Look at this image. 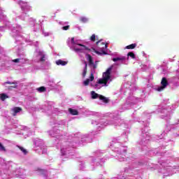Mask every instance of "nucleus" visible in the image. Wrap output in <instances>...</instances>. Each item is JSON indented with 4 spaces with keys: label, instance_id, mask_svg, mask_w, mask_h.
Here are the masks:
<instances>
[{
    "label": "nucleus",
    "instance_id": "nucleus-36",
    "mask_svg": "<svg viewBox=\"0 0 179 179\" xmlns=\"http://www.w3.org/2000/svg\"><path fill=\"white\" fill-rule=\"evenodd\" d=\"M80 170H85V162H82L80 163Z\"/></svg>",
    "mask_w": 179,
    "mask_h": 179
},
{
    "label": "nucleus",
    "instance_id": "nucleus-53",
    "mask_svg": "<svg viewBox=\"0 0 179 179\" xmlns=\"http://www.w3.org/2000/svg\"><path fill=\"white\" fill-rule=\"evenodd\" d=\"M94 169V167H92V169L93 170Z\"/></svg>",
    "mask_w": 179,
    "mask_h": 179
},
{
    "label": "nucleus",
    "instance_id": "nucleus-3",
    "mask_svg": "<svg viewBox=\"0 0 179 179\" xmlns=\"http://www.w3.org/2000/svg\"><path fill=\"white\" fill-rule=\"evenodd\" d=\"M124 142H128V132H124L121 136L114 138L110 142V148L116 153L115 159L119 162H125L128 148L122 145Z\"/></svg>",
    "mask_w": 179,
    "mask_h": 179
},
{
    "label": "nucleus",
    "instance_id": "nucleus-17",
    "mask_svg": "<svg viewBox=\"0 0 179 179\" xmlns=\"http://www.w3.org/2000/svg\"><path fill=\"white\" fill-rule=\"evenodd\" d=\"M49 135L53 138L59 137V129L54 127L52 130L49 131Z\"/></svg>",
    "mask_w": 179,
    "mask_h": 179
},
{
    "label": "nucleus",
    "instance_id": "nucleus-50",
    "mask_svg": "<svg viewBox=\"0 0 179 179\" xmlns=\"http://www.w3.org/2000/svg\"><path fill=\"white\" fill-rule=\"evenodd\" d=\"M13 13L15 14L16 13L15 11H13Z\"/></svg>",
    "mask_w": 179,
    "mask_h": 179
},
{
    "label": "nucleus",
    "instance_id": "nucleus-14",
    "mask_svg": "<svg viewBox=\"0 0 179 179\" xmlns=\"http://www.w3.org/2000/svg\"><path fill=\"white\" fill-rule=\"evenodd\" d=\"M129 57L130 58H132V59H135V54L134 52H129L127 54V57L125 56H119L113 58L112 60L113 62H119V64H124V65H127L128 62H127V59H128Z\"/></svg>",
    "mask_w": 179,
    "mask_h": 179
},
{
    "label": "nucleus",
    "instance_id": "nucleus-54",
    "mask_svg": "<svg viewBox=\"0 0 179 179\" xmlns=\"http://www.w3.org/2000/svg\"><path fill=\"white\" fill-rule=\"evenodd\" d=\"M150 79H152V76H150Z\"/></svg>",
    "mask_w": 179,
    "mask_h": 179
},
{
    "label": "nucleus",
    "instance_id": "nucleus-39",
    "mask_svg": "<svg viewBox=\"0 0 179 179\" xmlns=\"http://www.w3.org/2000/svg\"><path fill=\"white\" fill-rule=\"evenodd\" d=\"M0 150H1V152H5V150H6L5 149V147H3V146L2 145V143H0Z\"/></svg>",
    "mask_w": 179,
    "mask_h": 179
},
{
    "label": "nucleus",
    "instance_id": "nucleus-1",
    "mask_svg": "<svg viewBox=\"0 0 179 179\" xmlns=\"http://www.w3.org/2000/svg\"><path fill=\"white\" fill-rule=\"evenodd\" d=\"M67 45L73 51H75L78 55H82V54H85L87 59L89 62V66L91 68V74L90 78H87L83 81V86H90L94 87V89H101L103 86H108L111 83V73H115L117 72V64H113L109 67L106 72L103 73L102 78L98 80V81L94 83V69L97 68V62H93V58L90 55H87V52H90V49L82 45V41L75 38H69L67 40Z\"/></svg>",
    "mask_w": 179,
    "mask_h": 179
},
{
    "label": "nucleus",
    "instance_id": "nucleus-23",
    "mask_svg": "<svg viewBox=\"0 0 179 179\" xmlns=\"http://www.w3.org/2000/svg\"><path fill=\"white\" fill-rule=\"evenodd\" d=\"M40 29H41V25L40 24H34V31H40Z\"/></svg>",
    "mask_w": 179,
    "mask_h": 179
},
{
    "label": "nucleus",
    "instance_id": "nucleus-4",
    "mask_svg": "<svg viewBox=\"0 0 179 179\" xmlns=\"http://www.w3.org/2000/svg\"><path fill=\"white\" fill-rule=\"evenodd\" d=\"M122 92H124L125 94H129L126 103L123 106L124 110H128L132 106H135L139 101H143L146 99V94H145V91L142 92L141 97L133 96L134 90H136V85L135 83L131 82H127L123 85L122 88Z\"/></svg>",
    "mask_w": 179,
    "mask_h": 179
},
{
    "label": "nucleus",
    "instance_id": "nucleus-27",
    "mask_svg": "<svg viewBox=\"0 0 179 179\" xmlns=\"http://www.w3.org/2000/svg\"><path fill=\"white\" fill-rule=\"evenodd\" d=\"M136 43H132L125 47L127 50H134L136 47Z\"/></svg>",
    "mask_w": 179,
    "mask_h": 179
},
{
    "label": "nucleus",
    "instance_id": "nucleus-10",
    "mask_svg": "<svg viewBox=\"0 0 179 179\" xmlns=\"http://www.w3.org/2000/svg\"><path fill=\"white\" fill-rule=\"evenodd\" d=\"M92 50L97 55H100L101 57L107 55V43L103 42V40L98 41Z\"/></svg>",
    "mask_w": 179,
    "mask_h": 179
},
{
    "label": "nucleus",
    "instance_id": "nucleus-40",
    "mask_svg": "<svg viewBox=\"0 0 179 179\" xmlns=\"http://www.w3.org/2000/svg\"><path fill=\"white\" fill-rule=\"evenodd\" d=\"M91 41H96V35L92 34V36L90 38Z\"/></svg>",
    "mask_w": 179,
    "mask_h": 179
},
{
    "label": "nucleus",
    "instance_id": "nucleus-47",
    "mask_svg": "<svg viewBox=\"0 0 179 179\" xmlns=\"http://www.w3.org/2000/svg\"><path fill=\"white\" fill-rule=\"evenodd\" d=\"M143 57L146 56V53H145V52H143Z\"/></svg>",
    "mask_w": 179,
    "mask_h": 179
},
{
    "label": "nucleus",
    "instance_id": "nucleus-15",
    "mask_svg": "<svg viewBox=\"0 0 179 179\" xmlns=\"http://www.w3.org/2000/svg\"><path fill=\"white\" fill-rule=\"evenodd\" d=\"M178 124H179V120ZM176 125H177V123L167 125L166 130L161 134L162 138H163L166 135V132H169V131H175V130L178 131L173 133L174 138H179L178 126H176Z\"/></svg>",
    "mask_w": 179,
    "mask_h": 179
},
{
    "label": "nucleus",
    "instance_id": "nucleus-11",
    "mask_svg": "<svg viewBox=\"0 0 179 179\" xmlns=\"http://www.w3.org/2000/svg\"><path fill=\"white\" fill-rule=\"evenodd\" d=\"M104 155V150H98L94 152V156L92 157L91 165L92 166H100L101 163H104L106 162V159L104 158H99L101 157Z\"/></svg>",
    "mask_w": 179,
    "mask_h": 179
},
{
    "label": "nucleus",
    "instance_id": "nucleus-18",
    "mask_svg": "<svg viewBox=\"0 0 179 179\" xmlns=\"http://www.w3.org/2000/svg\"><path fill=\"white\" fill-rule=\"evenodd\" d=\"M22 111L21 108L20 107H14L10 110V114L13 115V117L16 115H19V113Z\"/></svg>",
    "mask_w": 179,
    "mask_h": 179
},
{
    "label": "nucleus",
    "instance_id": "nucleus-43",
    "mask_svg": "<svg viewBox=\"0 0 179 179\" xmlns=\"http://www.w3.org/2000/svg\"><path fill=\"white\" fill-rule=\"evenodd\" d=\"M41 150H42V155H45V153H47V148H43Z\"/></svg>",
    "mask_w": 179,
    "mask_h": 179
},
{
    "label": "nucleus",
    "instance_id": "nucleus-2",
    "mask_svg": "<svg viewBox=\"0 0 179 179\" xmlns=\"http://www.w3.org/2000/svg\"><path fill=\"white\" fill-rule=\"evenodd\" d=\"M0 22H3L4 26L0 27V31H6V29H10L11 33L10 35L15 40V44L17 45L15 46L14 50L17 51V54L20 57V58L13 59L9 62L6 61V52L3 48L0 46V69H5V66H9V64H26V58H24V52L22 49V47L19 45H22L24 41L27 42V39H24L23 36H22V28L20 25H16V27H10V22L8 21V18L6 15L3 14L2 9L0 8ZM2 35L0 34V37Z\"/></svg>",
    "mask_w": 179,
    "mask_h": 179
},
{
    "label": "nucleus",
    "instance_id": "nucleus-12",
    "mask_svg": "<svg viewBox=\"0 0 179 179\" xmlns=\"http://www.w3.org/2000/svg\"><path fill=\"white\" fill-rule=\"evenodd\" d=\"M176 107H173L172 106V108L169 106V108L164 107V106H159V108L157 110V113H161V114H163L161 115V118L164 120H170L171 118V110H174Z\"/></svg>",
    "mask_w": 179,
    "mask_h": 179
},
{
    "label": "nucleus",
    "instance_id": "nucleus-31",
    "mask_svg": "<svg viewBox=\"0 0 179 179\" xmlns=\"http://www.w3.org/2000/svg\"><path fill=\"white\" fill-rule=\"evenodd\" d=\"M17 148L20 149V150L23 153V155H27V150L24 149L23 147L17 145Z\"/></svg>",
    "mask_w": 179,
    "mask_h": 179
},
{
    "label": "nucleus",
    "instance_id": "nucleus-22",
    "mask_svg": "<svg viewBox=\"0 0 179 179\" xmlns=\"http://www.w3.org/2000/svg\"><path fill=\"white\" fill-rule=\"evenodd\" d=\"M67 64H68L67 62H65L61 59L56 61V64L59 66L61 65L62 66H65V65H66Z\"/></svg>",
    "mask_w": 179,
    "mask_h": 179
},
{
    "label": "nucleus",
    "instance_id": "nucleus-19",
    "mask_svg": "<svg viewBox=\"0 0 179 179\" xmlns=\"http://www.w3.org/2000/svg\"><path fill=\"white\" fill-rule=\"evenodd\" d=\"M159 163L162 167H164V170H166L167 173H170V169H171V166H167V163L163 162V160L159 161Z\"/></svg>",
    "mask_w": 179,
    "mask_h": 179
},
{
    "label": "nucleus",
    "instance_id": "nucleus-30",
    "mask_svg": "<svg viewBox=\"0 0 179 179\" xmlns=\"http://www.w3.org/2000/svg\"><path fill=\"white\" fill-rule=\"evenodd\" d=\"M38 174H41L42 176H45L47 174V171L44 169H38Z\"/></svg>",
    "mask_w": 179,
    "mask_h": 179
},
{
    "label": "nucleus",
    "instance_id": "nucleus-44",
    "mask_svg": "<svg viewBox=\"0 0 179 179\" xmlns=\"http://www.w3.org/2000/svg\"><path fill=\"white\" fill-rule=\"evenodd\" d=\"M34 45H35V47H38V42H35L32 43Z\"/></svg>",
    "mask_w": 179,
    "mask_h": 179
},
{
    "label": "nucleus",
    "instance_id": "nucleus-37",
    "mask_svg": "<svg viewBox=\"0 0 179 179\" xmlns=\"http://www.w3.org/2000/svg\"><path fill=\"white\" fill-rule=\"evenodd\" d=\"M29 22L30 24H35L36 19H34V18H29Z\"/></svg>",
    "mask_w": 179,
    "mask_h": 179
},
{
    "label": "nucleus",
    "instance_id": "nucleus-21",
    "mask_svg": "<svg viewBox=\"0 0 179 179\" xmlns=\"http://www.w3.org/2000/svg\"><path fill=\"white\" fill-rule=\"evenodd\" d=\"M152 116L151 113H148V112H145L142 115V117L144 120H150V117Z\"/></svg>",
    "mask_w": 179,
    "mask_h": 179
},
{
    "label": "nucleus",
    "instance_id": "nucleus-45",
    "mask_svg": "<svg viewBox=\"0 0 179 179\" xmlns=\"http://www.w3.org/2000/svg\"><path fill=\"white\" fill-rule=\"evenodd\" d=\"M49 107H50V110H52V102L48 103Z\"/></svg>",
    "mask_w": 179,
    "mask_h": 179
},
{
    "label": "nucleus",
    "instance_id": "nucleus-48",
    "mask_svg": "<svg viewBox=\"0 0 179 179\" xmlns=\"http://www.w3.org/2000/svg\"><path fill=\"white\" fill-rule=\"evenodd\" d=\"M134 121H138L139 122V118L134 119Z\"/></svg>",
    "mask_w": 179,
    "mask_h": 179
},
{
    "label": "nucleus",
    "instance_id": "nucleus-33",
    "mask_svg": "<svg viewBox=\"0 0 179 179\" xmlns=\"http://www.w3.org/2000/svg\"><path fill=\"white\" fill-rule=\"evenodd\" d=\"M65 124H66L65 120H62V121L59 122L58 123H57V122L53 123V124L56 125V127H58V125H65Z\"/></svg>",
    "mask_w": 179,
    "mask_h": 179
},
{
    "label": "nucleus",
    "instance_id": "nucleus-49",
    "mask_svg": "<svg viewBox=\"0 0 179 179\" xmlns=\"http://www.w3.org/2000/svg\"><path fill=\"white\" fill-rule=\"evenodd\" d=\"M64 24H68V22H64L63 26H64Z\"/></svg>",
    "mask_w": 179,
    "mask_h": 179
},
{
    "label": "nucleus",
    "instance_id": "nucleus-20",
    "mask_svg": "<svg viewBox=\"0 0 179 179\" xmlns=\"http://www.w3.org/2000/svg\"><path fill=\"white\" fill-rule=\"evenodd\" d=\"M124 173L132 174L133 173H135V170L131 169V166H127L124 169Z\"/></svg>",
    "mask_w": 179,
    "mask_h": 179
},
{
    "label": "nucleus",
    "instance_id": "nucleus-46",
    "mask_svg": "<svg viewBox=\"0 0 179 179\" xmlns=\"http://www.w3.org/2000/svg\"><path fill=\"white\" fill-rule=\"evenodd\" d=\"M26 131H27V127H24V131L26 132Z\"/></svg>",
    "mask_w": 179,
    "mask_h": 179
},
{
    "label": "nucleus",
    "instance_id": "nucleus-35",
    "mask_svg": "<svg viewBox=\"0 0 179 179\" xmlns=\"http://www.w3.org/2000/svg\"><path fill=\"white\" fill-rule=\"evenodd\" d=\"M39 92V93H43V92H45V87H40L36 89Z\"/></svg>",
    "mask_w": 179,
    "mask_h": 179
},
{
    "label": "nucleus",
    "instance_id": "nucleus-28",
    "mask_svg": "<svg viewBox=\"0 0 179 179\" xmlns=\"http://www.w3.org/2000/svg\"><path fill=\"white\" fill-rule=\"evenodd\" d=\"M80 20L82 23H87L89 22V18L83 16L80 17Z\"/></svg>",
    "mask_w": 179,
    "mask_h": 179
},
{
    "label": "nucleus",
    "instance_id": "nucleus-7",
    "mask_svg": "<svg viewBox=\"0 0 179 179\" xmlns=\"http://www.w3.org/2000/svg\"><path fill=\"white\" fill-rule=\"evenodd\" d=\"M143 123L144 124V129H142L139 145L141 150L148 151V145H149V141H150L149 128H148V127H149V122L147 120H144Z\"/></svg>",
    "mask_w": 179,
    "mask_h": 179
},
{
    "label": "nucleus",
    "instance_id": "nucleus-29",
    "mask_svg": "<svg viewBox=\"0 0 179 179\" xmlns=\"http://www.w3.org/2000/svg\"><path fill=\"white\" fill-rule=\"evenodd\" d=\"M69 111L72 115H78V110L72 108H69Z\"/></svg>",
    "mask_w": 179,
    "mask_h": 179
},
{
    "label": "nucleus",
    "instance_id": "nucleus-38",
    "mask_svg": "<svg viewBox=\"0 0 179 179\" xmlns=\"http://www.w3.org/2000/svg\"><path fill=\"white\" fill-rule=\"evenodd\" d=\"M148 65H145V64L141 65L142 71H146V69H148Z\"/></svg>",
    "mask_w": 179,
    "mask_h": 179
},
{
    "label": "nucleus",
    "instance_id": "nucleus-8",
    "mask_svg": "<svg viewBox=\"0 0 179 179\" xmlns=\"http://www.w3.org/2000/svg\"><path fill=\"white\" fill-rule=\"evenodd\" d=\"M17 3L19 5L22 10V13L16 17L15 20H17V19H20V20H26V18L29 17V14H27V13L31 12L33 10V7L30 6L29 2L23 0H17Z\"/></svg>",
    "mask_w": 179,
    "mask_h": 179
},
{
    "label": "nucleus",
    "instance_id": "nucleus-34",
    "mask_svg": "<svg viewBox=\"0 0 179 179\" xmlns=\"http://www.w3.org/2000/svg\"><path fill=\"white\" fill-rule=\"evenodd\" d=\"M42 34H43L44 37H48L51 33L44 31V29H41Z\"/></svg>",
    "mask_w": 179,
    "mask_h": 179
},
{
    "label": "nucleus",
    "instance_id": "nucleus-26",
    "mask_svg": "<svg viewBox=\"0 0 179 179\" xmlns=\"http://www.w3.org/2000/svg\"><path fill=\"white\" fill-rule=\"evenodd\" d=\"M85 67L83 71V78H85V76H86V73H87V63H86V62H85Z\"/></svg>",
    "mask_w": 179,
    "mask_h": 179
},
{
    "label": "nucleus",
    "instance_id": "nucleus-6",
    "mask_svg": "<svg viewBox=\"0 0 179 179\" xmlns=\"http://www.w3.org/2000/svg\"><path fill=\"white\" fill-rule=\"evenodd\" d=\"M123 122H124V120L121 119H116V120H111L110 122H106L103 120H92L91 121L92 125L95 127L97 131H101V129H104V128H106L107 125H114L115 127H118L120 125H124L125 127V124H124Z\"/></svg>",
    "mask_w": 179,
    "mask_h": 179
},
{
    "label": "nucleus",
    "instance_id": "nucleus-9",
    "mask_svg": "<svg viewBox=\"0 0 179 179\" xmlns=\"http://www.w3.org/2000/svg\"><path fill=\"white\" fill-rule=\"evenodd\" d=\"M94 135H97V132L92 131L90 134H87L78 133L77 134H74V138L78 141L76 143H78V145H85V143L92 142V139Z\"/></svg>",
    "mask_w": 179,
    "mask_h": 179
},
{
    "label": "nucleus",
    "instance_id": "nucleus-52",
    "mask_svg": "<svg viewBox=\"0 0 179 179\" xmlns=\"http://www.w3.org/2000/svg\"><path fill=\"white\" fill-rule=\"evenodd\" d=\"M1 160H2V158H0V162H1Z\"/></svg>",
    "mask_w": 179,
    "mask_h": 179
},
{
    "label": "nucleus",
    "instance_id": "nucleus-24",
    "mask_svg": "<svg viewBox=\"0 0 179 179\" xmlns=\"http://www.w3.org/2000/svg\"><path fill=\"white\" fill-rule=\"evenodd\" d=\"M48 86H50L52 89H55L57 87V84H55V82H54V80H50L48 82Z\"/></svg>",
    "mask_w": 179,
    "mask_h": 179
},
{
    "label": "nucleus",
    "instance_id": "nucleus-16",
    "mask_svg": "<svg viewBox=\"0 0 179 179\" xmlns=\"http://www.w3.org/2000/svg\"><path fill=\"white\" fill-rule=\"evenodd\" d=\"M90 96H91V99H99V100L102 101V103H108V99L96 93V92L94 91H92L90 92Z\"/></svg>",
    "mask_w": 179,
    "mask_h": 179
},
{
    "label": "nucleus",
    "instance_id": "nucleus-55",
    "mask_svg": "<svg viewBox=\"0 0 179 179\" xmlns=\"http://www.w3.org/2000/svg\"><path fill=\"white\" fill-rule=\"evenodd\" d=\"M16 177H19L17 175H16Z\"/></svg>",
    "mask_w": 179,
    "mask_h": 179
},
{
    "label": "nucleus",
    "instance_id": "nucleus-32",
    "mask_svg": "<svg viewBox=\"0 0 179 179\" xmlns=\"http://www.w3.org/2000/svg\"><path fill=\"white\" fill-rule=\"evenodd\" d=\"M9 96H8V95H6V94H1L0 95V99L1 100H2V101H4L5 100H6V99H8Z\"/></svg>",
    "mask_w": 179,
    "mask_h": 179
},
{
    "label": "nucleus",
    "instance_id": "nucleus-5",
    "mask_svg": "<svg viewBox=\"0 0 179 179\" xmlns=\"http://www.w3.org/2000/svg\"><path fill=\"white\" fill-rule=\"evenodd\" d=\"M33 61L40 64L41 69L47 70L51 68V63L48 60V55H47L45 52L40 49H36L34 52Z\"/></svg>",
    "mask_w": 179,
    "mask_h": 179
},
{
    "label": "nucleus",
    "instance_id": "nucleus-51",
    "mask_svg": "<svg viewBox=\"0 0 179 179\" xmlns=\"http://www.w3.org/2000/svg\"><path fill=\"white\" fill-rule=\"evenodd\" d=\"M12 87H14V88H15V87H16V86H12Z\"/></svg>",
    "mask_w": 179,
    "mask_h": 179
},
{
    "label": "nucleus",
    "instance_id": "nucleus-25",
    "mask_svg": "<svg viewBox=\"0 0 179 179\" xmlns=\"http://www.w3.org/2000/svg\"><path fill=\"white\" fill-rule=\"evenodd\" d=\"M43 140L40 139V138H36L34 141V144L36 145V146H41V145H43Z\"/></svg>",
    "mask_w": 179,
    "mask_h": 179
},
{
    "label": "nucleus",
    "instance_id": "nucleus-41",
    "mask_svg": "<svg viewBox=\"0 0 179 179\" xmlns=\"http://www.w3.org/2000/svg\"><path fill=\"white\" fill-rule=\"evenodd\" d=\"M62 29V30H69V25L64 26Z\"/></svg>",
    "mask_w": 179,
    "mask_h": 179
},
{
    "label": "nucleus",
    "instance_id": "nucleus-13",
    "mask_svg": "<svg viewBox=\"0 0 179 179\" xmlns=\"http://www.w3.org/2000/svg\"><path fill=\"white\" fill-rule=\"evenodd\" d=\"M64 145L61 147V154L62 156H64V157H66L67 159H72V157L74 155L73 148L68 147V145Z\"/></svg>",
    "mask_w": 179,
    "mask_h": 179
},
{
    "label": "nucleus",
    "instance_id": "nucleus-42",
    "mask_svg": "<svg viewBox=\"0 0 179 179\" xmlns=\"http://www.w3.org/2000/svg\"><path fill=\"white\" fill-rule=\"evenodd\" d=\"M3 85H15V83L13 82H10V81H7L6 83H3Z\"/></svg>",
    "mask_w": 179,
    "mask_h": 179
}]
</instances>
